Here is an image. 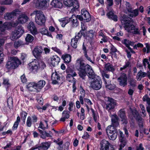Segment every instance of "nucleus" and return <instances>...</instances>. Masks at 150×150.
<instances>
[{
	"instance_id": "9d476101",
	"label": "nucleus",
	"mask_w": 150,
	"mask_h": 150,
	"mask_svg": "<svg viewBox=\"0 0 150 150\" xmlns=\"http://www.w3.org/2000/svg\"><path fill=\"white\" fill-rule=\"evenodd\" d=\"M100 150H115L113 146L111 145L109 142L104 139L100 142Z\"/></svg>"
},
{
	"instance_id": "4468645a",
	"label": "nucleus",
	"mask_w": 150,
	"mask_h": 150,
	"mask_svg": "<svg viewBox=\"0 0 150 150\" xmlns=\"http://www.w3.org/2000/svg\"><path fill=\"white\" fill-rule=\"evenodd\" d=\"M132 114L133 117L139 122V127H143V122H144V120L141 117L139 113L136 110H134L132 111Z\"/></svg>"
},
{
	"instance_id": "0e129e2a",
	"label": "nucleus",
	"mask_w": 150,
	"mask_h": 150,
	"mask_svg": "<svg viewBox=\"0 0 150 150\" xmlns=\"http://www.w3.org/2000/svg\"><path fill=\"white\" fill-rule=\"evenodd\" d=\"M79 91L81 94V96H85V91L83 88V87L81 86L80 87Z\"/></svg>"
},
{
	"instance_id": "3c124183",
	"label": "nucleus",
	"mask_w": 150,
	"mask_h": 150,
	"mask_svg": "<svg viewBox=\"0 0 150 150\" xmlns=\"http://www.w3.org/2000/svg\"><path fill=\"white\" fill-rule=\"evenodd\" d=\"M31 118L30 117H28L27 119L26 125L28 127H30L32 125Z\"/></svg>"
},
{
	"instance_id": "f257e3e1",
	"label": "nucleus",
	"mask_w": 150,
	"mask_h": 150,
	"mask_svg": "<svg viewBox=\"0 0 150 150\" xmlns=\"http://www.w3.org/2000/svg\"><path fill=\"white\" fill-rule=\"evenodd\" d=\"M75 67L79 71V76L83 79H84L86 76L87 73L90 77H92L93 76L92 74L93 71L91 66L88 64L85 65L83 60L81 58H79L76 60Z\"/></svg>"
},
{
	"instance_id": "a878e982",
	"label": "nucleus",
	"mask_w": 150,
	"mask_h": 150,
	"mask_svg": "<svg viewBox=\"0 0 150 150\" xmlns=\"http://www.w3.org/2000/svg\"><path fill=\"white\" fill-rule=\"evenodd\" d=\"M51 4L52 6L57 8H61L62 6V3L58 0H53Z\"/></svg>"
},
{
	"instance_id": "ddd939ff",
	"label": "nucleus",
	"mask_w": 150,
	"mask_h": 150,
	"mask_svg": "<svg viewBox=\"0 0 150 150\" xmlns=\"http://www.w3.org/2000/svg\"><path fill=\"white\" fill-rule=\"evenodd\" d=\"M28 65L30 69L34 73L37 72L39 68V64L37 59H34L33 61L30 62Z\"/></svg>"
},
{
	"instance_id": "c85d7f7f",
	"label": "nucleus",
	"mask_w": 150,
	"mask_h": 150,
	"mask_svg": "<svg viewBox=\"0 0 150 150\" xmlns=\"http://www.w3.org/2000/svg\"><path fill=\"white\" fill-rule=\"evenodd\" d=\"M147 73L140 70L139 71L136 76V79L138 81H140L142 78L145 77L147 76Z\"/></svg>"
},
{
	"instance_id": "58836bf2",
	"label": "nucleus",
	"mask_w": 150,
	"mask_h": 150,
	"mask_svg": "<svg viewBox=\"0 0 150 150\" xmlns=\"http://www.w3.org/2000/svg\"><path fill=\"white\" fill-rule=\"evenodd\" d=\"M122 43L125 45L126 46H128V45H132L134 44V42H131L126 39H124L122 40Z\"/></svg>"
},
{
	"instance_id": "a18cd8bd",
	"label": "nucleus",
	"mask_w": 150,
	"mask_h": 150,
	"mask_svg": "<svg viewBox=\"0 0 150 150\" xmlns=\"http://www.w3.org/2000/svg\"><path fill=\"white\" fill-rule=\"evenodd\" d=\"M27 115V113L23 111L21 113V118L24 123H25V120Z\"/></svg>"
},
{
	"instance_id": "2f4dec72",
	"label": "nucleus",
	"mask_w": 150,
	"mask_h": 150,
	"mask_svg": "<svg viewBox=\"0 0 150 150\" xmlns=\"http://www.w3.org/2000/svg\"><path fill=\"white\" fill-rule=\"evenodd\" d=\"M69 112L67 111H64L62 113V116L60 121L64 122L66 119H68L69 117Z\"/></svg>"
},
{
	"instance_id": "603ef678",
	"label": "nucleus",
	"mask_w": 150,
	"mask_h": 150,
	"mask_svg": "<svg viewBox=\"0 0 150 150\" xmlns=\"http://www.w3.org/2000/svg\"><path fill=\"white\" fill-rule=\"evenodd\" d=\"M19 38V36L13 32L11 35L10 38L12 40H14Z\"/></svg>"
},
{
	"instance_id": "2eb2a0df",
	"label": "nucleus",
	"mask_w": 150,
	"mask_h": 150,
	"mask_svg": "<svg viewBox=\"0 0 150 150\" xmlns=\"http://www.w3.org/2000/svg\"><path fill=\"white\" fill-rule=\"evenodd\" d=\"M42 47H41L37 46L35 47L33 51V54L35 57L38 58L41 56L42 53Z\"/></svg>"
},
{
	"instance_id": "c03bdc74",
	"label": "nucleus",
	"mask_w": 150,
	"mask_h": 150,
	"mask_svg": "<svg viewBox=\"0 0 150 150\" xmlns=\"http://www.w3.org/2000/svg\"><path fill=\"white\" fill-rule=\"evenodd\" d=\"M78 41L77 40L74 38L71 39V45L74 48L77 47V43Z\"/></svg>"
},
{
	"instance_id": "412c9836",
	"label": "nucleus",
	"mask_w": 150,
	"mask_h": 150,
	"mask_svg": "<svg viewBox=\"0 0 150 150\" xmlns=\"http://www.w3.org/2000/svg\"><path fill=\"white\" fill-rule=\"evenodd\" d=\"M51 77L52 81V83L54 84L58 83L60 79L59 75L56 72L52 73Z\"/></svg>"
},
{
	"instance_id": "de8ad7c7",
	"label": "nucleus",
	"mask_w": 150,
	"mask_h": 150,
	"mask_svg": "<svg viewBox=\"0 0 150 150\" xmlns=\"http://www.w3.org/2000/svg\"><path fill=\"white\" fill-rule=\"evenodd\" d=\"M144 101H146L149 105H150V98H149L147 95H145L143 98Z\"/></svg>"
},
{
	"instance_id": "4d7b16f0",
	"label": "nucleus",
	"mask_w": 150,
	"mask_h": 150,
	"mask_svg": "<svg viewBox=\"0 0 150 150\" xmlns=\"http://www.w3.org/2000/svg\"><path fill=\"white\" fill-rule=\"evenodd\" d=\"M3 83L7 87L10 86V83L8 79L4 78L3 79Z\"/></svg>"
},
{
	"instance_id": "4be33fe9",
	"label": "nucleus",
	"mask_w": 150,
	"mask_h": 150,
	"mask_svg": "<svg viewBox=\"0 0 150 150\" xmlns=\"http://www.w3.org/2000/svg\"><path fill=\"white\" fill-rule=\"evenodd\" d=\"M51 144L50 142L42 143L40 145L37 147L38 150H46L50 147Z\"/></svg>"
},
{
	"instance_id": "bf43d9fd",
	"label": "nucleus",
	"mask_w": 150,
	"mask_h": 150,
	"mask_svg": "<svg viewBox=\"0 0 150 150\" xmlns=\"http://www.w3.org/2000/svg\"><path fill=\"white\" fill-rule=\"evenodd\" d=\"M12 2V0H3L2 2V4H10Z\"/></svg>"
},
{
	"instance_id": "7ed1b4c3",
	"label": "nucleus",
	"mask_w": 150,
	"mask_h": 150,
	"mask_svg": "<svg viewBox=\"0 0 150 150\" xmlns=\"http://www.w3.org/2000/svg\"><path fill=\"white\" fill-rule=\"evenodd\" d=\"M92 74L93 76L92 77H90L89 75H88L89 78L91 79L89 83L90 87L93 89L96 90H99L102 87V82L100 80L98 77V78H96L93 71Z\"/></svg>"
},
{
	"instance_id": "338daca9",
	"label": "nucleus",
	"mask_w": 150,
	"mask_h": 150,
	"mask_svg": "<svg viewBox=\"0 0 150 150\" xmlns=\"http://www.w3.org/2000/svg\"><path fill=\"white\" fill-rule=\"evenodd\" d=\"M81 30L83 31L85 30L87 28V26L85 23H81Z\"/></svg>"
},
{
	"instance_id": "864d4df0",
	"label": "nucleus",
	"mask_w": 150,
	"mask_h": 150,
	"mask_svg": "<svg viewBox=\"0 0 150 150\" xmlns=\"http://www.w3.org/2000/svg\"><path fill=\"white\" fill-rule=\"evenodd\" d=\"M39 130L41 134V137L43 139H45L46 132L42 131L40 129H39Z\"/></svg>"
},
{
	"instance_id": "6e6d98bb",
	"label": "nucleus",
	"mask_w": 150,
	"mask_h": 150,
	"mask_svg": "<svg viewBox=\"0 0 150 150\" xmlns=\"http://www.w3.org/2000/svg\"><path fill=\"white\" fill-rule=\"evenodd\" d=\"M52 50H54L55 52L58 53L59 54H62L61 51L57 47H52L51 48Z\"/></svg>"
},
{
	"instance_id": "473e14b6",
	"label": "nucleus",
	"mask_w": 150,
	"mask_h": 150,
	"mask_svg": "<svg viewBox=\"0 0 150 150\" xmlns=\"http://www.w3.org/2000/svg\"><path fill=\"white\" fill-rule=\"evenodd\" d=\"M45 81L43 80L40 81L37 83H36L35 88L36 89H41L45 85Z\"/></svg>"
},
{
	"instance_id": "a211bd4d",
	"label": "nucleus",
	"mask_w": 150,
	"mask_h": 150,
	"mask_svg": "<svg viewBox=\"0 0 150 150\" xmlns=\"http://www.w3.org/2000/svg\"><path fill=\"white\" fill-rule=\"evenodd\" d=\"M60 60V58L57 55H53L50 58V63L53 66H55L58 64Z\"/></svg>"
},
{
	"instance_id": "13d9d810",
	"label": "nucleus",
	"mask_w": 150,
	"mask_h": 150,
	"mask_svg": "<svg viewBox=\"0 0 150 150\" xmlns=\"http://www.w3.org/2000/svg\"><path fill=\"white\" fill-rule=\"evenodd\" d=\"M91 110L92 113L94 120L96 122L97 119V115H96V113H95L94 110L92 108H91Z\"/></svg>"
},
{
	"instance_id": "e433bc0d",
	"label": "nucleus",
	"mask_w": 150,
	"mask_h": 150,
	"mask_svg": "<svg viewBox=\"0 0 150 150\" xmlns=\"http://www.w3.org/2000/svg\"><path fill=\"white\" fill-rule=\"evenodd\" d=\"M77 18H78L77 17H76L75 15H73L71 18H70L72 22L73 26L74 27H76L78 25Z\"/></svg>"
},
{
	"instance_id": "ea45409f",
	"label": "nucleus",
	"mask_w": 150,
	"mask_h": 150,
	"mask_svg": "<svg viewBox=\"0 0 150 150\" xmlns=\"http://www.w3.org/2000/svg\"><path fill=\"white\" fill-rule=\"evenodd\" d=\"M66 72L68 73L67 75H70L73 76H75L76 75V73L72 69L68 68L66 70Z\"/></svg>"
},
{
	"instance_id": "6ab92c4d",
	"label": "nucleus",
	"mask_w": 150,
	"mask_h": 150,
	"mask_svg": "<svg viewBox=\"0 0 150 150\" xmlns=\"http://www.w3.org/2000/svg\"><path fill=\"white\" fill-rule=\"evenodd\" d=\"M29 18L25 14H23L19 16L18 20V22L21 24H23L27 22Z\"/></svg>"
},
{
	"instance_id": "e2e57ef3",
	"label": "nucleus",
	"mask_w": 150,
	"mask_h": 150,
	"mask_svg": "<svg viewBox=\"0 0 150 150\" xmlns=\"http://www.w3.org/2000/svg\"><path fill=\"white\" fill-rule=\"evenodd\" d=\"M121 118V121L122 122V123L123 124H126L127 123L128 121L127 117H124Z\"/></svg>"
},
{
	"instance_id": "8fccbe9b",
	"label": "nucleus",
	"mask_w": 150,
	"mask_h": 150,
	"mask_svg": "<svg viewBox=\"0 0 150 150\" xmlns=\"http://www.w3.org/2000/svg\"><path fill=\"white\" fill-rule=\"evenodd\" d=\"M36 83H29L27 86V88L30 89L31 88H35H35L36 86Z\"/></svg>"
},
{
	"instance_id": "69168bd1",
	"label": "nucleus",
	"mask_w": 150,
	"mask_h": 150,
	"mask_svg": "<svg viewBox=\"0 0 150 150\" xmlns=\"http://www.w3.org/2000/svg\"><path fill=\"white\" fill-rule=\"evenodd\" d=\"M21 81L24 83H25L27 81V79L25 76V75L23 74L22 76H21Z\"/></svg>"
},
{
	"instance_id": "6e6552de",
	"label": "nucleus",
	"mask_w": 150,
	"mask_h": 150,
	"mask_svg": "<svg viewBox=\"0 0 150 150\" xmlns=\"http://www.w3.org/2000/svg\"><path fill=\"white\" fill-rule=\"evenodd\" d=\"M20 13L19 10L18 9H15L11 12H7L4 15V18L6 21L11 20L19 15Z\"/></svg>"
},
{
	"instance_id": "f8f14e48",
	"label": "nucleus",
	"mask_w": 150,
	"mask_h": 150,
	"mask_svg": "<svg viewBox=\"0 0 150 150\" xmlns=\"http://www.w3.org/2000/svg\"><path fill=\"white\" fill-rule=\"evenodd\" d=\"M117 80L120 86L124 87L127 85V77L125 74H121L119 77L118 78Z\"/></svg>"
},
{
	"instance_id": "f03ea898",
	"label": "nucleus",
	"mask_w": 150,
	"mask_h": 150,
	"mask_svg": "<svg viewBox=\"0 0 150 150\" xmlns=\"http://www.w3.org/2000/svg\"><path fill=\"white\" fill-rule=\"evenodd\" d=\"M121 21L122 24L125 25V30L128 33H132L134 34H140L138 29L132 24L125 15H123L122 17Z\"/></svg>"
},
{
	"instance_id": "aec40b11",
	"label": "nucleus",
	"mask_w": 150,
	"mask_h": 150,
	"mask_svg": "<svg viewBox=\"0 0 150 150\" xmlns=\"http://www.w3.org/2000/svg\"><path fill=\"white\" fill-rule=\"evenodd\" d=\"M120 134L119 140L121 143V144H120V147L119 150H121L122 148L125 145L126 141L125 138L123 137V133L121 131H120Z\"/></svg>"
},
{
	"instance_id": "052dcab7",
	"label": "nucleus",
	"mask_w": 150,
	"mask_h": 150,
	"mask_svg": "<svg viewBox=\"0 0 150 150\" xmlns=\"http://www.w3.org/2000/svg\"><path fill=\"white\" fill-rule=\"evenodd\" d=\"M129 83L130 85L133 87L136 86V81L133 79H131L129 81Z\"/></svg>"
},
{
	"instance_id": "49530a36",
	"label": "nucleus",
	"mask_w": 150,
	"mask_h": 150,
	"mask_svg": "<svg viewBox=\"0 0 150 150\" xmlns=\"http://www.w3.org/2000/svg\"><path fill=\"white\" fill-rule=\"evenodd\" d=\"M118 115L120 117V118H122L126 117L125 115V111L123 109L120 110L118 113Z\"/></svg>"
},
{
	"instance_id": "1a4fd4ad",
	"label": "nucleus",
	"mask_w": 150,
	"mask_h": 150,
	"mask_svg": "<svg viewBox=\"0 0 150 150\" xmlns=\"http://www.w3.org/2000/svg\"><path fill=\"white\" fill-rule=\"evenodd\" d=\"M107 99V100L105 103V108L110 112L113 110L117 104L115 101L112 98L108 97Z\"/></svg>"
},
{
	"instance_id": "b1692460",
	"label": "nucleus",
	"mask_w": 150,
	"mask_h": 150,
	"mask_svg": "<svg viewBox=\"0 0 150 150\" xmlns=\"http://www.w3.org/2000/svg\"><path fill=\"white\" fill-rule=\"evenodd\" d=\"M47 3L46 0H38L36 4L40 8H45L47 6Z\"/></svg>"
},
{
	"instance_id": "c9c22d12",
	"label": "nucleus",
	"mask_w": 150,
	"mask_h": 150,
	"mask_svg": "<svg viewBox=\"0 0 150 150\" xmlns=\"http://www.w3.org/2000/svg\"><path fill=\"white\" fill-rule=\"evenodd\" d=\"M40 33L42 35H46L52 38L51 34L48 32L47 28H41L40 30Z\"/></svg>"
},
{
	"instance_id": "4c0bfd02",
	"label": "nucleus",
	"mask_w": 150,
	"mask_h": 150,
	"mask_svg": "<svg viewBox=\"0 0 150 150\" xmlns=\"http://www.w3.org/2000/svg\"><path fill=\"white\" fill-rule=\"evenodd\" d=\"M34 39V37L30 34H27L25 38V41L27 44L31 43Z\"/></svg>"
},
{
	"instance_id": "393cba45",
	"label": "nucleus",
	"mask_w": 150,
	"mask_h": 150,
	"mask_svg": "<svg viewBox=\"0 0 150 150\" xmlns=\"http://www.w3.org/2000/svg\"><path fill=\"white\" fill-rule=\"evenodd\" d=\"M111 120L112 124L110 125H112L115 128L119 126V123L118 122V118L116 115H112Z\"/></svg>"
},
{
	"instance_id": "a19ab883",
	"label": "nucleus",
	"mask_w": 150,
	"mask_h": 150,
	"mask_svg": "<svg viewBox=\"0 0 150 150\" xmlns=\"http://www.w3.org/2000/svg\"><path fill=\"white\" fill-rule=\"evenodd\" d=\"M74 76H71L70 75H67V79L69 82L73 83H75V79L74 78Z\"/></svg>"
},
{
	"instance_id": "72a5a7b5",
	"label": "nucleus",
	"mask_w": 150,
	"mask_h": 150,
	"mask_svg": "<svg viewBox=\"0 0 150 150\" xmlns=\"http://www.w3.org/2000/svg\"><path fill=\"white\" fill-rule=\"evenodd\" d=\"M87 38L89 40H91L93 38L94 35L95 34V31L93 30H90L87 32Z\"/></svg>"
},
{
	"instance_id": "423d86ee",
	"label": "nucleus",
	"mask_w": 150,
	"mask_h": 150,
	"mask_svg": "<svg viewBox=\"0 0 150 150\" xmlns=\"http://www.w3.org/2000/svg\"><path fill=\"white\" fill-rule=\"evenodd\" d=\"M21 64L19 59L15 57H11V60L8 61L6 64V67L8 69H14Z\"/></svg>"
},
{
	"instance_id": "f704fd0d",
	"label": "nucleus",
	"mask_w": 150,
	"mask_h": 150,
	"mask_svg": "<svg viewBox=\"0 0 150 150\" xmlns=\"http://www.w3.org/2000/svg\"><path fill=\"white\" fill-rule=\"evenodd\" d=\"M62 58L65 62L68 63L71 61V57L69 54H66L62 56Z\"/></svg>"
},
{
	"instance_id": "37998d69",
	"label": "nucleus",
	"mask_w": 150,
	"mask_h": 150,
	"mask_svg": "<svg viewBox=\"0 0 150 150\" xmlns=\"http://www.w3.org/2000/svg\"><path fill=\"white\" fill-rule=\"evenodd\" d=\"M130 65V62H125V65L120 68V70L121 71L126 70L127 68L129 67Z\"/></svg>"
},
{
	"instance_id": "774afa93",
	"label": "nucleus",
	"mask_w": 150,
	"mask_h": 150,
	"mask_svg": "<svg viewBox=\"0 0 150 150\" xmlns=\"http://www.w3.org/2000/svg\"><path fill=\"white\" fill-rule=\"evenodd\" d=\"M52 99L54 101L58 102L59 100V97L56 95H54L52 96Z\"/></svg>"
},
{
	"instance_id": "0eeeda50",
	"label": "nucleus",
	"mask_w": 150,
	"mask_h": 150,
	"mask_svg": "<svg viewBox=\"0 0 150 150\" xmlns=\"http://www.w3.org/2000/svg\"><path fill=\"white\" fill-rule=\"evenodd\" d=\"M63 3L67 7H73L71 10L72 11L77 9L79 7L78 1L76 0H64Z\"/></svg>"
},
{
	"instance_id": "9b49d317",
	"label": "nucleus",
	"mask_w": 150,
	"mask_h": 150,
	"mask_svg": "<svg viewBox=\"0 0 150 150\" xmlns=\"http://www.w3.org/2000/svg\"><path fill=\"white\" fill-rule=\"evenodd\" d=\"M81 16H77L78 19L80 21L84 20L86 22L89 21L91 19V16L88 12L85 9H83L81 11Z\"/></svg>"
},
{
	"instance_id": "20e7f679",
	"label": "nucleus",
	"mask_w": 150,
	"mask_h": 150,
	"mask_svg": "<svg viewBox=\"0 0 150 150\" xmlns=\"http://www.w3.org/2000/svg\"><path fill=\"white\" fill-rule=\"evenodd\" d=\"M35 15V20L36 23L38 25H42L45 21V16L43 12L40 10L34 11L30 14L31 16Z\"/></svg>"
},
{
	"instance_id": "bb28decb",
	"label": "nucleus",
	"mask_w": 150,
	"mask_h": 150,
	"mask_svg": "<svg viewBox=\"0 0 150 150\" xmlns=\"http://www.w3.org/2000/svg\"><path fill=\"white\" fill-rule=\"evenodd\" d=\"M50 118L48 117L47 120H44V121L45 122L46 124V126H45L42 122H40L38 128H41L43 130L47 129L48 128V124L47 122H50Z\"/></svg>"
},
{
	"instance_id": "c756f323",
	"label": "nucleus",
	"mask_w": 150,
	"mask_h": 150,
	"mask_svg": "<svg viewBox=\"0 0 150 150\" xmlns=\"http://www.w3.org/2000/svg\"><path fill=\"white\" fill-rule=\"evenodd\" d=\"M104 69L106 71L113 72L115 69L113 65L109 63H107L105 64Z\"/></svg>"
},
{
	"instance_id": "79ce46f5",
	"label": "nucleus",
	"mask_w": 150,
	"mask_h": 150,
	"mask_svg": "<svg viewBox=\"0 0 150 150\" xmlns=\"http://www.w3.org/2000/svg\"><path fill=\"white\" fill-rule=\"evenodd\" d=\"M24 45V43L21 40H18L15 42L14 43V46L16 48H17Z\"/></svg>"
},
{
	"instance_id": "680f3d73",
	"label": "nucleus",
	"mask_w": 150,
	"mask_h": 150,
	"mask_svg": "<svg viewBox=\"0 0 150 150\" xmlns=\"http://www.w3.org/2000/svg\"><path fill=\"white\" fill-rule=\"evenodd\" d=\"M17 30L19 32L21 35L23 34L24 32L23 28L21 26H18Z\"/></svg>"
},
{
	"instance_id": "5fc2aeb1",
	"label": "nucleus",
	"mask_w": 150,
	"mask_h": 150,
	"mask_svg": "<svg viewBox=\"0 0 150 150\" xmlns=\"http://www.w3.org/2000/svg\"><path fill=\"white\" fill-rule=\"evenodd\" d=\"M83 34V32L81 31V30H80L79 32L77 35H76L74 38L76 39V40H79L81 38V37L82 35Z\"/></svg>"
},
{
	"instance_id": "09e8293b",
	"label": "nucleus",
	"mask_w": 150,
	"mask_h": 150,
	"mask_svg": "<svg viewBox=\"0 0 150 150\" xmlns=\"http://www.w3.org/2000/svg\"><path fill=\"white\" fill-rule=\"evenodd\" d=\"M7 105L9 108H11L13 105V99L11 97H9L7 100Z\"/></svg>"
},
{
	"instance_id": "39448f33",
	"label": "nucleus",
	"mask_w": 150,
	"mask_h": 150,
	"mask_svg": "<svg viewBox=\"0 0 150 150\" xmlns=\"http://www.w3.org/2000/svg\"><path fill=\"white\" fill-rule=\"evenodd\" d=\"M106 132L110 139L114 140L117 138V130L112 125H109L107 127Z\"/></svg>"
},
{
	"instance_id": "dca6fc26",
	"label": "nucleus",
	"mask_w": 150,
	"mask_h": 150,
	"mask_svg": "<svg viewBox=\"0 0 150 150\" xmlns=\"http://www.w3.org/2000/svg\"><path fill=\"white\" fill-rule=\"evenodd\" d=\"M28 28L33 35H35L37 34V28L33 22H30L29 23L28 25Z\"/></svg>"
},
{
	"instance_id": "7c9ffc66",
	"label": "nucleus",
	"mask_w": 150,
	"mask_h": 150,
	"mask_svg": "<svg viewBox=\"0 0 150 150\" xmlns=\"http://www.w3.org/2000/svg\"><path fill=\"white\" fill-rule=\"evenodd\" d=\"M70 18L68 17H66L61 18L59 20L60 22V24L62 26L64 27L70 21Z\"/></svg>"
},
{
	"instance_id": "cd10ccee",
	"label": "nucleus",
	"mask_w": 150,
	"mask_h": 150,
	"mask_svg": "<svg viewBox=\"0 0 150 150\" xmlns=\"http://www.w3.org/2000/svg\"><path fill=\"white\" fill-rule=\"evenodd\" d=\"M128 11L130 13L129 15L132 17H136L138 16L139 14L138 10L137 9H135L132 10L130 8H127Z\"/></svg>"
},
{
	"instance_id": "f3484780",
	"label": "nucleus",
	"mask_w": 150,
	"mask_h": 150,
	"mask_svg": "<svg viewBox=\"0 0 150 150\" xmlns=\"http://www.w3.org/2000/svg\"><path fill=\"white\" fill-rule=\"evenodd\" d=\"M107 9L109 11L108 13L107 14L108 17L112 19L114 21H117V17L114 13L113 10L112 9H111V8L109 7H108Z\"/></svg>"
},
{
	"instance_id": "5701e85b",
	"label": "nucleus",
	"mask_w": 150,
	"mask_h": 150,
	"mask_svg": "<svg viewBox=\"0 0 150 150\" xmlns=\"http://www.w3.org/2000/svg\"><path fill=\"white\" fill-rule=\"evenodd\" d=\"M18 21H16L15 22H9L7 23H4L3 26L4 27L5 29H10L11 28V27H16L18 24Z\"/></svg>"
}]
</instances>
